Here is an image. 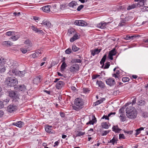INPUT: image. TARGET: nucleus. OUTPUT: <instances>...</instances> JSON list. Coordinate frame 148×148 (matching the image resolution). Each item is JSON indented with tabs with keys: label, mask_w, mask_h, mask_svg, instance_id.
I'll return each instance as SVG.
<instances>
[{
	"label": "nucleus",
	"mask_w": 148,
	"mask_h": 148,
	"mask_svg": "<svg viewBox=\"0 0 148 148\" xmlns=\"http://www.w3.org/2000/svg\"><path fill=\"white\" fill-rule=\"evenodd\" d=\"M126 115L129 119H132L136 118L137 112L134 107L129 106L127 107L126 109Z\"/></svg>",
	"instance_id": "nucleus-1"
},
{
	"label": "nucleus",
	"mask_w": 148,
	"mask_h": 148,
	"mask_svg": "<svg viewBox=\"0 0 148 148\" xmlns=\"http://www.w3.org/2000/svg\"><path fill=\"white\" fill-rule=\"evenodd\" d=\"M18 83L17 79L14 77H7L5 82L6 85L10 87L15 86Z\"/></svg>",
	"instance_id": "nucleus-2"
},
{
	"label": "nucleus",
	"mask_w": 148,
	"mask_h": 148,
	"mask_svg": "<svg viewBox=\"0 0 148 148\" xmlns=\"http://www.w3.org/2000/svg\"><path fill=\"white\" fill-rule=\"evenodd\" d=\"M9 95L13 99V101H16L19 99L18 95L14 91H10L9 92Z\"/></svg>",
	"instance_id": "nucleus-3"
},
{
	"label": "nucleus",
	"mask_w": 148,
	"mask_h": 148,
	"mask_svg": "<svg viewBox=\"0 0 148 148\" xmlns=\"http://www.w3.org/2000/svg\"><path fill=\"white\" fill-rule=\"evenodd\" d=\"M74 104L77 106H80L83 108L84 105L83 99L80 97L76 98L74 101Z\"/></svg>",
	"instance_id": "nucleus-4"
},
{
	"label": "nucleus",
	"mask_w": 148,
	"mask_h": 148,
	"mask_svg": "<svg viewBox=\"0 0 148 148\" xmlns=\"http://www.w3.org/2000/svg\"><path fill=\"white\" fill-rule=\"evenodd\" d=\"M70 71L73 73H75L79 71V66L76 64H73L69 68Z\"/></svg>",
	"instance_id": "nucleus-5"
},
{
	"label": "nucleus",
	"mask_w": 148,
	"mask_h": 148,
	"mask_svg": "<svg viewBox=\"0 0 148 148\" xmlns=\"http://www.w3.org/2000/svg\"><path fill=\"white\" fill-rule=\"evenodd\" d=\"M74 23L76 25L82 26H86L87 25V23L83 20H76Z\"/></svg>",
	"instance_id": "nucleus-6"
},
{
	"label": "nucleus",
	"mask_w": 148,
	"mask_h": 148,
	"mask_svg": "<svg viewBox=\"0 0 148 148\" xmlns=\"http://www.w3.org/2000/svg\"><path fill=\"white\" fill-rule=\"evenodd\" d=\"M106 84L110 86H113L115 84V80L113 78H110L106 79Z\"/></svg>",
	"instance_id": "nucleus-7"
},
{
	"label": "nucleus",
	"mask_w": 148,
	"mask_h": 148,
	"mask_svg": "<svg viewBox=\"0 0 148 148\" xmlns=\"http://www.w3.org/2000/svg\"><path fill=\"white\" fill-rule=\"evenodd\" d=\"M110 23V22L105 23L104 21L101 22L97 25V27L99 28L103 29L106 28V26Z\"/></svg>",
	"instance_id": "nucleus-8"
},
{
	"label": "nucleus",
	"mask_w": 148,
	"mask_h": 148,
	"mask_svg": "<svg viewBox=\"0 0 148 148\" xmlns=\"http://www.w3.org/2000/svg\"><path fill=\"white\" fill-rule=\"evenodd\" d=\"M65 85L64 83L62 81L58 82L56 84V88L58 89H61L64 87Z\"/></svg>",
	"instance_id": "nucleus-9"
},
{
	"label": "nucleus",
	"mask_w": 148,
	"mask_h": 148,
	"mask_svg": "<svg viewBox=\"0 0 148 148\" xmlns=\"http://www.w3.org/2000/svg\"><path fill=\"white\" fill-rule=\"evenodd\" d=\"M31 27L32 30L36 33H38V34H42L44 33V32L42 30L39 29L35 26H31Z\"/></svg>",
	"instance_id": "nucleus-10"
},
{
	"label": "nucleus",
	"mask_w": 148,
	"mask_h": 148,
	"mask_svg": "<svg viewBox=\"0 0 148 148\" xmlns=\"http://www.w3.org/2000/svg\"><path fill=\"white\" fill-rule=\"evenodd\" d=\"M42 80V79L41 76L40 75H39L36 76L34 78L33 80V82L35 84H38Z\"/></svg>",
	"instance_id": "nucleus-11"
},
{
	"label": "nucleus",
	"mask_w": 148,
	"mask_h": 148,
	"mask_svg": "<svg viewBox=\"0 0 148 148\" xmlns=\"http://www.w3.org/2000/svg\"><path fill=\"white\" fill-rule=\"evenodd\" d=\"M17 109V107L13 105H10L8 107L7 110L8 112H12L15 111Z\"/></svg>",
	"instance_id": "nucleus-12"
},
{
	"label": "nucleus",
	"mask_w": 148,
	"mask_h": 148,
	"mask_svg": "<svg viewBox=\"0 0 148 148\" xmlns=\"http://www.w3.org/2000/svg\"><path fill=\"white\" fill-rule=\"evenodd\" d=\"M14 34H13V36L10 38L13 41H15L18 40L20 37L21 35L20 34H17V32H15Z\"/></svg>",
	"instance_id": "nucleus-13"
},
{
	"label": "nucleus",
	"mask_w": 148,
	"mask_h": 148,
	"mask_svg": "<svg viewBox=\"0 0 148 148\" xmlns=\"http://www.w3.org/2000/svg\"><path fill=\"white\" fill-rule=\"evenodd\" d=\"M52 127L51 126L47 125L45 127L46 131L49 133H54V131L52 129Z\"/></svg>",
	"instance_id": "nucleus-14"
},
{
	"label": "nucleus",
	"mask_w": 148,
	"mask_h": 148,
	"mask_svg": "<svg viewBox=\"0 0 148 148\" xmlns=\"http://www.w3.org/2000/svg\"><path fill=\"white\" fill-rule=\"evenodd\" d=\"M42 52L40 50H38L36 51L35 53L32 54L33 58H35L38 57L41 55Z\"/></svg>",
	"instance_id": "nucleus-15"
},
{
	"label": "nucleus",
	"mask_w": 148,
	"mask_h": 148,
	"mask_svg": "<svg viewBox=\"0 0 148 148\" xmlns=\"http://www.w3.org/2000/svg\"><path fill=\"white\" fill-rule=\"evenodd\" d=\"M128 17H126L125 18H121L119 25L120 26H123L125 25L126 22L128 21Z\"/></svg>",
	"instance_id": "nucleus-16"
},
{
	"label": "nucleus",
	"mask_w": 148,
	"mask_h": 148,
	"mask_svg": "<svg viewBox=\"0 0 148 148\" xmlns=\"http://www.w3.org/2000/svg\"><path fill=\"white\" fill-rule=\"evenodd\" d=\"M112 130L115 133H119L121 129L119 128L117 125H114L112 128Z\"/></svg>",
	"instance_id": "nucleus-17"
},
{
	"label": "nucleus",
	"mask_w": 148,
	"mask_h": 148,
	"mask_svg": "<svg viewBox=\"0 0 148 148\" xmlns=\"http://www.w3.org/2000/svg\"><path fill=\"white\" fill-rule=\"evenodd\" d=\"M97 122L96 118L95 116H92V120L86 123V125H93L94 123H96Z\"/></svg>",
	"instance_id": "nucleus-18"
},
{
	"label": "nucleus",
	"mask_w": 148,
	"mask_h": 148,
	"mask_svg": "<svg viewBox=\"0 0 148 148\" xmlns=\"http://www.w3.org/2000/svg\"><path fill=\"white\" fill-rule=\"evenodd\" d=\"M51 6L50 5H46L42 7V10L45 12L48 13L50 11Z\"/></svg>",
	"instance_id": "nucleus-19"
},
{
	"label": "nucleus",
	"mask_w": 148,
	"mask_h": 148,
	"mask_svg": "<svg viewBox=\"0 0 148 148\" xmlns=\"http://www.w3.org/2000/svg\"><path fill=\"white\" fill-rule=\"evenodd\" d=\"M42 24L46 25L48 27H50L51 26L50 22L45 20L43 21Z\"/></svg>",
	"instance_id": "nucleus-20"
},
{
	"label": "nucleus",
	"mask_w": 148,
	"mask_h": 148,
	"mask_svg": "<svg viewBox=\"0 0 148 148\" xmlns=\"http://www.w3.org/2000/svg\"><path fill=\"white\" fill-rule=\"evenodd\" d=\"M6 62V60L3 57L0 56V65H4Z\"/></svg>",
	"instance_id": "nucleus-21"
},
{
	"label": "nucleus",
	"mask_w": 148,
	"mask_h": 148,
	"mask_svg": "<svg viewBox=\"0 0 148 148\" xmlns=\"http://www.w3.org/2000/svg\"><path fill=\"white\" fill-rule=\"evenodd\" d=\"M91 54L92 56H94L96 54H98L100 51V49H95L93 50H92L91 51Z\"/></svg>",
	"instance_id": "nucleus-22"
},
{
	"label": "nucleus",
	"mask_w": 148,
	"mask_h": 148,
	"mask_svg": "<svg viewBox=\"0 0 148 148\" xmlns=\"http://www.w3.org/2000/svg\"><path fill=\"white\" fill-rule=\"evenodd\" d=\"M96 84L98 85L99 87L101 88H103L105 87V84L101 81L97 80V81Z\"/></svg>",
	"instance_id": "nucleus-23"
},
{
	"label": "nucleus",
	"mask_w": 148,
	"mask_h": 148,
	"mask_svg": "<svg viewBox=\"0 0 148 148\" xmlns=\"http://www.w3.org/2000/svg\"><path fill=\"white\" fill-rule=\"evenodd\" d=\"M17 90L19 91H23L25 90V88L24 85H22L18 86L17 87Z\"/></svg>",
	"instance_id": "nucleus-24"
},
{
	"label": "nucleus",
	"mask_w": 148,
	"mask_h": 148,
	"mask_svg": "<svg viewBox=\"0 0 148 148\" xmlns=\"http://www.w3.org/2000/svg\"><path fill=\"white\" fill-rule=\"evenodd\" d=\"M77 5V3L74 1H71L69 3V6L70 7L73 8Z\"/></svg>",
	"instance_id": "nucleus-25"
},
{
	"label": "nucleus",
	"mask_w": 148,
	"mask_h": 148,
	"mask_svg": "<svg viewBox=\"0 0 148 148\" xmlns=\"http://www.w3.org/2000/svg\"><path fill=\"white\" fill-rule=\"evenodd\" d=\"M23 124V123L21 121H19L16 123H13V125L18 127H22Z\"/></svg>",
	"instance_id": "nucleus-26"
},
{
	"label": "nucleus",
	"mask_w": 148,
	"mask_h": 148,
	"mask_svg": "<svg viewBox=\"0 0 148 148\" xmlns=\"http://www.w3.org/2000/svg\"><path fill=\"white\" fill-rule=\"evenodd\" d=\"M101 126L103 128L107 129L109 128V126L107 122H103L101 123Z\"/></svg>",
	"instance_id": "nucleus-27"
},
{
	"label": "nucleus",
	"mask_w": 148,
	"mask_h": 148,
	"mask_svg": "<svg viewBox=\"0 0 148 148\" xmlns=\"http://www.w3.org/2000/svg\"><path fill=\"white\" fill-rule=\"evenodd\" d=\"M3 44L4 45L10 46L12 45L13 43L10 41H6L3 42Z\"/></svg>",
	"instance_id": "nucleus-28"
},
{
	"label": "nucleus",
	"mask_w": 148,
	"mask_h": 148,
	"mask_svg": "<svg viewBox=\"0 0 148 148\" xmlns=\"http://www.w3.org/2000/svg\"><path fill=\"white\" fill-rule=\"evenodd\" d=\"M136 4H133L129 5L127 8V10H130L136 8Z\"/></svg>",
	"instance_id": "nucleus-29"
},
{
	"label": "nucleus",
	"mask_w": 148,
	"mask_h": 148,
	"mask_svg": "<svg viewBox=\"0 0 148 148\" xmlns=\"http://www.w3.org/2000/svg\"><path fill=\"white\" fill-rule=\"evenodd\" d=\"M144 128L143 127H141L138 129H136V133L135 134L136 136L137 135L139 134L140 133L141 131L143 130Z\"/></svg>",
	"instance_id": "nucleus-30"
},
{
	"label": "nucleus",
	"mask_w": 148,
	"mask_h": 148,
	"mask_svg": "<svg viewBox=\"0 0 148 148\" xmlns=\"http://www.w3.org/2000/svg\"><path fill=\"white\" fill-rule=\"evenodd\" d=\"M8 73L10 75H16L18 73L16 69H13L12 70V71H10Z\"/></svg>",
	"instance_id": "nucleus-31"
},
{
	"label": "nucleus",
	"mask_w": 148,
	"mask_h": 148,
	"mask_svg": "<svg viewBox=\"0 0 148 148\" xmlns=\"http://www.w3.org/2000/svg\"><path fill=\"white\" fill-rule=\"evenodd\" d=\"M118 139L117 138L114 137L113 138L110 140V143H112V144L114 145L115 143H117Z\"/></svg>",
	"instance_id": "nucleus-32"
},
{
	"label": "nucleus",
	"mask_w": 148,
	"mask_h": 148,
	"mask_svg": "<svg viewBox=\"0 0 148 148\" xmlns=\"http://www.w3.org/2000/svg\"><path fill=\"white\" fill-rule=\"evenodd\" d=\"M5 71V67L4 65H0V73H2Z\"/></svg>",
	"instance_id": "nucleus-33"
},
{
	"label": "nucleus",
	"mask_w": 148,
	"mask_h": 148,
	"mask_svg": "<svg viewBox=\"0 0 148 148\" xmlns=\"http://www.w3.org/2000/svg\"><path fill=\"white\" fill-rule=\"evenodd\" d=\"M73 109L76 111H78L81 109L82 108L78 106H72Z\"/></svg>",
	"instance_id": "nucleus-34"
},
{
	"label": "nucleus",
	"mask_w": 148,
	"mask_h": 148,
	"mask_svg": "<svg viewBox=\"0 0 148 148\" xmlns=\"http://www.w3.org/2000/svg\"><path fill=\"white\" fill-rule=\"evenodd\" d=\"M32 43L29 44H27V45H26L25 46V48L29 50L30 51L32 49Z\"/></svg>",
	"instance_id": "nucleus-35"
},
{
	"label": "nucleus",
	"mask_w": 148,
	"mask_h": 148,
	"mask_svg": "<svg viewBox=\"0 0 148 148\" xmlns=\"http://www.w3.org/2000/svg\"><path fill=\"white\" fill-rule=\"evenodd\" d=\"M67 65L65 63V62H64V63H62V64L61 66V70L62 71H63L64 70L65 68L67 66Z\"/></svg>",
	"instance_id": "nucleus-36"
},
{
	"label": "nucleus",
	"mask_w": 148,
	"mask_h": 148,
	"mask_svg": "<svg viewBox=\"0 0 148 148\" xmlns=\"http://www.w3.org/2000/svg\"><path fill=\"white\" fill-rule=\"evenodd\" d=\"M136 98H134V99L132 100V103H127L126 104V106H128L130 104L132 103V105L133 106L134 104H135L136 103Z\"/></svg>",
	"instance_id": "nucleus-37"
},
{
	"label": "nucleus",
	"mask_w": 148,
	"mask_h": 148,
	"mask_svg": "<svg viewBox=\"0 0 148 148\" xmlns=\"http://www.w3.org/2000/svg\"><path fill=\"white\" fill-rule=\"evenodd\" d=\"M119 112L120 114H121V115L123 114L124 115L125 108L123 107L121 108L119 110Z\"/></svg>",
	"instance_id": "nucleus-38"
},
{
	"label": "nucleus",
	"mask_w": 148,
	"mask_h": 148,
	"mask_svg": "<svg viewBox=\"0 0 148 148\" xmlns=\"http://www.w3.org/2000/svg\"><path fill=\"white\" fill-rule=\"evenodd\" d=\"M139 2L138 3L136 4V6L140 7L141 6H143L144 5V3L145 2H143L141 1H139Z\"/></svg>",
	"instance_id": "nucleus-39"
},
{
	"label": "nucleus",
	"mask_w": 148,
	"mask_h": 148,
	"mask_svg": "<svg viewBox=\"0 0 148 148\" xmlns=\"http://www.w3.org/2000/svg\"><path fill=\"white\" fill-rule=\"evenodd\" d=\"M15 32L14 31H9L7 32L6 33V35L10 36H11L13 35V34H14Z\"/></svg>",
	"instance_id": "nucleus-40"
},
{
	"label": "nucleus",
	"mask_w": 148,
	"mask_h": 148,
	"mask_svg": "<svg viewBox=\"0 0 148 148\" xmlns=\"http://www.w3.org/2000/svg\"><path fill=\"white\" fill-rule=\"evenodd\" d=\"M79 49V48L77 47L75 45H73L72 47V50L74 52H76Z\"/></svg>",
	"instance_id": "nucleus-41"
},
{
	"label": "nucleus",
	"mask_w": 148,
	"mask_h": 148,
	"mask_svg": "<svg viewBox=\"0 0 148 148\" xmlns=\"http://www.w3.org/2000/svg\"><path fill=\"white\" fill-rule=\"evenodd\" d=\"M21 51L23 53H25L27 52V50H28L26 48H21L20 49Z\"/></svg>",
	"instance_id": "nucleus-42"
},
{
	"label": "nucleus",
	"mask_w": 148,
	"mask_h": 148,
	"mask_svg": "<svg viewBox=\"0 0 148 148\" xmlns=\"http://www.w3.org/2000/svg\"><path fill=\"white\" fill-rule=\"evenodd\" d=\"M25 74V71H19L18 72V74L20 76L23 77L24 75Z\"/></svg>",
	"instance_id": "nucleus-43"
},
{
	"label": "nucleus",
	"mask_w": 148,
	"mask_h": 148,
	"mask_svg": "<svg viewBox=\"0 0 148 148\" xmlns=\"http://www.w3.org/2000/svg\"><path fill=\"white\" fill-rule=\"evenodd\" d=\"M112 113V112L110 113L109 114H108V116L107 115H104L102 117L101 119H105L107 120H109V116H110L111 115V114Z\"/></svg>",
	"instance_id": "nucleus-44"
},
{
	"label": "nucleus",
	"mask_w": 148,
	"mask_h": 148,
	"mask_svg": "<svg viewBox=\"0 0 148 148\" xmlns=\"http://www.w3.org/2000/svg\"><path fill=\"white\" fill-rule=\"evenodd\" d=\"M110 130H106L104 131H103L101 134V135L102 136H104L106 135L107 134H108L110 132Z\"/></svg>",
	"instance_id": "nucleus-45"
},
{
	"label": "nucleus",
	"mask_w": 148,
	"mask_h": 148,
	"mask_svg": "<svg viewBox=\"0 0 148 148\" xmlns=\"http://www.w3.org/2000/svg\"><path fill=\"white\" fill-rule=\"evenodd\" d=\"M110 66V63L109 62H107L106 63L105 66L104 67V69H107L109 68Z\"/></svg>",
	"instance_id": "nucleus-46"
},
{
	"label": "nucleus",
	"mask_w": 148,
	"mask_h": 148,
	"mask_svg": "<svg viewBox=\"0 0 148 148\" xmlns=\"http://www.w3.org/2000/svg\"><path fill=\"white\" fill-rule=\"evenodd\" d=\"M130 80L129 77H124L122 78V80L124 82H125L128 81Z\"/></svg>",
	"instance_id": "nucleus-47"
},
{
	"label": "nucleus",
	"mask_w": 148,
	"mask_h": 148,
	"mask_svg": "<svg viewBox=\"0 0 148 148\" xmlns=\"http://www.w3.org/2000/svg\"><path fill=\"white\" fill-rule=\"evenodd\" d=\"M78 133L77 134V136H82L84 135L85 134V132H82L81 131L77 132Z\"/></svg>",
	"instance_id": "nucleus-48"
},
{
	"label": "nucleus",
	"mask_w": 148,
	"mask_h": 148,
	"mask_svg": "<svg viewBox=\"0 0 148 148\" xmlns=\"http://www.w3.org/2000/svg\"><path fill=\"white\" fill-rule=\"evenodd\" d=\"M145 103V102L144 101L140 100L139 101L138 103V105L140 106H143L144 105Z\"/></svg>",
	"instance_id": "nucleus-49"
},
{
	"label": "nucleus",
	"mask_w": 148,
	"mask_h": 148,
	"mask_svg": "<svg viewBox=\"0 0 148 148\" xmlns=\"http://www.w3.org/2000/svg\"><path fill=\"white\" fill-rule=\"evenodd\" d=\"M72 52L70 48H69L66 50L65 53L66 54H69Z\"/></svg>",
	"instance_id": "nucleus-50"
},
{
	"label": "nucleus",
	"mask_w": 148,
	"mask_h": 148,
	"mask_svg": "<svg viewBox=\"0 0 148 148\" xmlns=\"http://www.w3.org/2000/svg\"><path fill=\"white\" fill-rule=\"evenodd\" d=\"M134 37L133 36H127L125 38V39L127 40H133V38Z\"/></svg>",
	"instance_id": "nucleus-51"
},
{
	"label": "nucleus",
	"mask_w": 148,
	"mask_h": 148,
	"mask_svg": "<svg viewBox=\"0 0 148 148\" xmlns=\"http://www.w3.org/2000/svg\"><path fill=\"white\" fill-rule=\"evenodd\" d=\"M123 114L120 115V117H121V120L122 121H125V117Z\"/></svg>",
	"instance_id": "nucleus-52"
},
{
	"label": "nucleus",
	"mask_w": 148,
	"mask_h": 148,
	"mask_svg": "<svg viewBox=\"0 0 148 148\" xmlns=\"http://www.w3.org/2000/svg\"><path fill=\"white\" fill-rule=\"evenodd\" d=\"M100 76L99 75H94L92 76V79H96L97 78Z\"/></svg>",
	"instance_id": "nucleus-53"
},
{
	"label": "nucleus",
	"mask_w": 148,
	"mask_h": 148,
	"mask_svg": "<svg viewBox=\"0 0 148 148\" xmlns=\"http://www.w3.org/2000/svg\"><path fill=\"white\" fill-rule=\"evenodd\" d=\"M109 53H111L112 54H114V56L116 54L115 49L114 48L113 49L110 51L109 52Z\"/></svg>",
	"instance_id": "nucleus-54"
},
{
	"label": "nucleus",
	"mask_w": 148,
	"mask_h": 148,
	"mask_svg": "<svg viewBox=\"0 0 148 148\" xmlns=\"http://www.w3.org/2000/svg\"><path fill=\"white\" fill-rule=\"evenodd\" d=\"M84 7L83 5H81L79 6L77 9V10L78 11H80Z\"/></svg>",
	"instance_id": "nucleus-55"
},
{
	"label": "nucleus",
	"mask_w": 148,
	"mask_h": 148,
	"mask_svg": "<svg viewBox=\"0 0 148 148\" xmlns=\"http://www.w3.org/2000/svg\"><path fill=\"white\" fill-rule=\"evenodd\" d=\"M113 56L114 54H112L111 53H109L108 57L109 59L112 60L113 59Z\"/></svg>",
	"instance_id": "nucleus-56"
},
{
	"label": "nucleus",
	"mask_w": 148,
	"mask_h": 148,
	"mask_svg": "<svg viewBox=\"0 0 148 148\" xmlns=\"http://www.w3.org/2000/svg\"><path fill=\"white\" fill-rule=\"evenodd\" d=\"M119 139L121 138L125 139V137L123 134H119Z\"/></svg>",
	"instance_id": "nucleus-57"
},
{
	"label": "nucleus",
	"mask_w": 148,
	"mask_h": 148,
	"mask_svg": "<svg viewBox=\"0 0 148 148\" xmlns=\"http://www.w3.org/2000/svg\"><path fill=\"white\" fill-rule=\"evenodd\" d=\"M119 90H116L113 92L112 95L114 96H116L119 94Z\"/></svg>",
	"instance_id": "nucleus-58"
},
{
	"label": "nucleus",
	"mask_w": 148,
	"mask_h": 148,
	"mask_svg": "<svg viewBox=\"0 0 148 148\" xmlns=\"http://www.w3.org/2000/svg\"><path fill=\"white\" fill-rule=\"evenodd\" d=\"M74 61L75 63H81L82 60L79 59H76L74 60Z\"/></svg>",
	"instance_id": "nucleus-59"
},
{
	"label": "nucleus",
	"mask_w": 148,
	"mask_h": 148,
	"mask_svg": "<svg viewBox=\"0 0 148 148\" xmlns=\"http://www.w3.org/2000/svg\"><path fill=\"white\" fill-rule=\"evenodd\" d=\"M4 107V105L3 104V102L0 100V109L3 108Z\"/></svg>",
	"instance_id": "nucleus-60"
},
{
	"label": "nucleus",
	"mask_w": 148,
	"mask_h": 148,
	"mask_svg": "<svg viewBox=\"0 0 148 148\" xmlns=\"http://www.w3.org/2000/svg\"><path fill=\"white\" fill-rule=\"evenodd\" d=\"M32 43L29 40H25L24 42V43L26 45Z\"/></svg>",
	"instance_id": "nucleus-61"
},
{
	"label": "nucleus",
	"mask_w": 148,
	"mask_h": 148,
	"mask_svg": "<svg viewBox=\"0 0 148 148\" xmlns=\"http://www.w3.org/2000/svg\"><path fill=\"white\" fill-rule=\"evenodd\" d=\"M106 57H107L106 55V54L105 55L103 56V57L101 59V60L102 61H103V62H104L106 60Z\"/></svg>",
	"instance_id": "nucleus-62"
},
{
	"label": "nucleus",
	"mask_w": 148,
	"mask_h": 148,
	"mask_svg": "<svg viewBox=\"0 0 148 148\" xmlns=\"http://www.w3.org/2000/svg\"><path fill=\"white\" fill-rule=\"evenodd\" d=\"M59 143V141H56L54 143V145H53L54 147H56L58 146Z\"/></svg>",
	"instance_id": "nucleus-63"
},
{
	"label": "nucleus",
	"mask_w": 148,
	"mask_h": 148,
	"mask_svg": "<svg viewBox=\"0 0 148 148\" xmlns=\"http://www.w3.org/2000/svg\"><path fill=\"white\" fill-rule=\"evenodd\" d=\"M13 14L15 16H19L20 14V12H18V13H16V12H14L13 13Z\"/></svg>",
	"instance_id": "nucleus-64"
}]
</instances>
